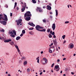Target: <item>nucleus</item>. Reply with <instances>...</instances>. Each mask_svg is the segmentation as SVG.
<instances>
[{
	"instance_id": "f257e3e1",
	"label": "nucleus",
	"mask_w": 76,
	"mask_h": 76,
	"mask_svg": "<svg viewBox=\"0 0 76 76\" xmlns=\"http://www.w3.org/2000/svg\"><path fill=\"white\" fill-rule=\"evenodd\" d=\"M36 30L40 32H45L46 30L45 29H43L42 30H40L39 29H43V28L40 26H39V25H37L35 27Z\"/></svg>"
},
{
	"instance_id": "f03ea898",
	"label": "nucleus",
	"mask_w": 76,
	"mask_h": 76,
	"mask_svg": "<svg viewBox=\"0 0 76 76\" xmlns=\"http://www.w3.org/2000/svg\"><path fill=\"white\" fill-rule=\"evenodd\" d=\"M32 16L31 14V12L29 11H28L26 12L24 14V17H31Z\"/></svg>"
},
{
	"instance_id": "7ed1b4c3",
	"label": "nucleus",
	"mask_w": 76,
	"mask_h": 76,
	"mask_svg": "<svg viewBox=\"0 0 76 76\" xmlns=\"http://www.w3.org/2000/svg\"><path fill=\"white\" fill-rule=\"evenodd\" d=\"M53 42L54 44L55 47L57 46V44L58 43L57 41V39H55L53 40Z\"/></svg>"
},
{
	"instance_id": "20e7f679",
	"label": "nucleus",
	"mask_w": 76,
	"mask_h": 76,
	"mask_svg": "<svg viewBox=\"0 0 76 76\" xmlns=\"http://www.w3.org/2000/svg\"><path fill=\"white\" fill-rule=\"evenodd\" d=\"M22 20L21 19H19L17 23V25L18 26L19 25V24L22 23Z\"/></svg>"
},
{
	"instance_id": "39448f33",
	"label": "nucleus",
	"mask_w": 76,
	"mask_h": 76,
	"mask_svg": "<svg viewBox=\"0 0 76 76\" xmlns=\"http://www.w3.org/2000/svg\"><path fill=\"white\" fill-rule=\"evenodd\" d=\"M0 23L3 24L4 25H6V22L5 21H2V20H0Z\"/></svg>"
},
{
	"instance_id": "423d86ee",
	"label": "nucleus",
	"mask_w": 76,
	"mask_h": 76,
	"mask_svg": "<svg viewBox=\"0 0 76 76\" xmlns=\"http://www.w3.org/2000/svg\"><path fill=\"white\" fill-rule=\"evenodd\" d=\"M4 20L7 21H8V18L7 15L5 14H4Z\"/></svg>"
},
{
	"instance_id": "0eeeda50",
	"label": "nucleus",
	"mask_w": 76,
	"mask_h": 76,
	"mask_svg": "<svg viewBox=\"0 0 76 76\" xmlns=\"http://www.w3.org/2000/svg\"><path fill=\"white\" fill-rule=\"evenodd\" d=\"M37 9H39V12H43V9L41 7H37Z\"/></svg>"
},
{
	"instance_id": "6e6552de",
	"label": "nucleus",
	"mask_w": 76,
	"mask_h": 76,
	"mask_svg": "<svg viewBox=\"0 0 76 76\" xmlns=\"http://www.w3.org/2000/svg\"><path fill=\"white\" fill-rule=\"evenodd\" d=\"M59 66L58 65H56L55 66V68L56 69H57L56 70V71H58L60 69L59 68H58L59 67Z\"/></svg>"
},
{
	"instance_id": "1a4fd4ad",
	"label": "nucleus",
	"mask_w": 76,
	"mask_h": 76,
	"mask_svg": "<svg viewBox=\"0 0 76 76\" xmlns=\"http://www.w3.org/2000/svg\"><path fill=\"white\" fill-rule=\"evenodd\" d=\"M56 24L55 23H53L52 26V28H53V30H55V28H56Z\"/></svg>"
},
{
	"instance_id": "9d476101",
	"label": "nucleus",
	"mask_w": 76,
	"mask_h": 76,
	"mask_svg": "<svg viewBox=\"0 0 76 76\" xmlns=\"http://www.w3.org/2000/svg\"><path fill=\"white\" fill-rule=\"evenodd\" d=\"M28 24L30 25L31 26H32L33 27H35V25L33 23H31L30 22H29V23H28Z\"/></svg>"
},
{
	"instance_id": "9b49d317",
	"label": "nucleus",
	"mask_w": 76,
	"mask_h": 76,
	"mask_svg": "<svg viewBox=\"0 0 76 76\" xmlns=\"http://www.w3.org/2000/svg\"><path fill=\"white\" fill-rule=\"evenodd\" d=\"M26 20L27 21H29L30 20L31 18L30 17H27L25 18Z\"/></svg>"
},
{
	"instance_id": "f8f14e48",
	"label": "nucleus",
	"mask_w": 76,
	"mask_h": 76,
	"mask_svg": "<svg viewBox=\"0 0 76 76\" xmlns=\"http://www.w3.org/2000/svg\"><path fill=\"white\" fill-rule=\"evenodd\" d=\"M12 41L11 39H7V40H5L4 41V42H11Z\"/></svg>"
},
{
	"instance_id": "ddd939ff",
	"label": "nucleus",
	"mask_w": 76,
	"mask_h": 76,
	"mask_svg": "<svg viewBox=\"0 0 76 76\" xmlns=\"http://www.w3.org/2000/svg\"><path fill=\"white\" fill-rule=\"evenodd\" d=\"M46 7H47V9L49 10H50L51 9V7H50V5H48V6H46Z\"/></svg>"
},
{
	"instance_id": "4468645a",
	"label": "nucleus",
	"mask_w": 76,
	"mask_h": 76,
	"mask_svg": "<svg viewBox=\"0 0 76 76\" xmlns=\"http://www.w3.org/2000/svg\"><path fill=\"white\" fill-rule=\"evenodd\" d=\"M47 62H48V60L46 59V60H45V61H44V63L43 62V65H45V64L46 63H47Z\"/></svg>"
},
{
	"instance_id": "2eb2a0df",
	"label": "nucleus",
	"mask_w": 76,
	"mask_h": 76,
	"mask_svg": "<svg viewBox=\"0 0 76 76\" xmlns=\"http://www.w3.org/2000/svg\"><path fill=\"white\" fill-rule=\"evenodd\" d=\"M20 37H19V36H18V37H17L16 38V39L18 41V40H19V39H20Z\"/></svg>"
},
{
	"instance_id": "dca6fc26",
	"label": "nucleus",
	"mask_w": 76,
	"mask_h": 76,
	"mask_svg": "<svg viewBox=\"0 0 76 76\" xmlns=\"http://www.w3.org/2000/svg\"><path fill=\"white\" fill-rule=\"evenodd\" d=\"M24 5H25V6H23V5L22 6V8H26V3H24Z\"/></svg>"
},
{
	"instance_id": "f3484780",
	"label": "nucleus",
	"mask_w": 76,
	"mask_h": 76,
	"mask_svg": "<svg viewBox=\"0 0 76 76\" xmlns=\"http://www.w3.org/2000/svg\"><path fill=\"white\" fill-rule=\"evenodd\" d=\"M13 33H14V35L15 36L16 35V31L15 30H13L12 31Z\"/></svg>"
},
{
	"instance_id": "a211bd4d",
	"label": "nucleus",
	"mask_w": 76,
	"mask_h": 76,
	"mask_svg": "<svg viewBox=\"0 0 76 76\" xmlns=\"http://www.w3.org/2000/svg\"><path fill=\"white\" fill-rule=\"evenodd\" d=\"M9 43L11 45H12L14 44V43L12 41H11V42H10Z\"/></svg>"
},
{
	"instance_id": "6ab92c4d",
	"label": "nucleus",
	"mask_w": 76,
	"mask_h": 76,
	"mask_svg": "<svg viewBox=\"0 0 76 76\" xmlns=\"http://www.w3.org/2000/svg\"><path fill=\"white\" fill-rule=\"evenodd\" d=\"M70 48L72 49L74 47V45L73 44H71L70 45Z\"/></svg>"
},
{
	"instance_id": "aec40b11",
	"label": "nucleus",
	"mask_w": 76,
	"mask_h": 76,
	"mask_svg": "<svg viewBox=\"0 0 76 76\" xmlns=\"http://www.w3.org/2000/svg\"><path fill=\"white\" fill-rule=\"evenodd\" d=\"M56 16H58V11L57 10H56Z\"/></svg>"
},
{
	"instance_id": "412c9836",
	"label": "nucleus",
	"mask_w": 76,
	"mask_h": 76,
	"mask_svg": "<svg viewBox=\"0 0 76 76\" xmlns=\"http://www.w3.org/2000/svg\"><path fill=\"white\" fill-rule=\"evenodd\" d=\"M25 10V8L24 7H23L22 9H21V11H22V12H23Z\"/></svg>"
},
{
	"instance_id": "4be33fe9",
	"label": "nucleus",
	"mask_w": 76,
	"mask_h": 76,
	"mask_svg": "<svg viewBox=\"0 0 76 76\" xmlns=\"http://www.w3.org/2000/svg\"><path fill=\"white\" fill-rule=\"evenodd\" d=\"M4 20V17L3 16L0 17V20Z\"/></svg>"
},
{
	"instance_id": "5701e85b",
	"label": "nucleus",
	"mask_w": 76,
	"mask_h": 76,
	"mask_svg": "<svg viewBox=\"0 0 76 76\" xmlns=\"http://www.w3.org/2000/svg\"><path fill=\"white\" fill-rule=\"evenodd\" d=\"M10 36L13 38H14L15 37V35H14L13 34H10Z\"/></svg>"
},
{
	"instance_id": "b1692460",
	"label": "nucleus",
	"mask_w": 76,
	"mask_h": 76,
	"mask_svg": "<svg viewBox=\"0 0 76 76\" xmlns=\"http://www.w3.org/2000/svg\"><path fill=\"white\" fill-rule=\"evenodd\" d=\"M32 2L34 4H35L36 3V0H32Z\"/></svg>"
},
{
	"instance_id": "393cba45",
	"label": "nucleus",
	"mask_w": 76,
	"mask_h": 76,
	"mask_svg": "<svg viewBox=\"0 0 76 76\" xmlns=\"http://www.w3.org/2000/svg\"><path fill=\"white\" fill-rule=\"evenodd\" d=\"M15 47L16 48H17V50H19V49H18V46L17 45H15Z\"/></svg>"
},
{
	"instance_id": "a878e982",
	"label": "nucleus",
	"mask_w": 76,
	"mask_h": 76,
	"mask_svg": "<svg viewBox=\"0 0 76 76\" xmlns=\"http://www.w3.org/2000/svg\"><path fill=\"white\" fill-rule=\"evenodd\" d=\"M27 64V62L26 61H25L23 63L24 65H26Z\"/></svg>"
},
{
	"instance_id": "bb28decb",
	"label": "nucleus",
	"mask_w": 76,
	"mask_h": 76,
	"mask_svg": "<svg viewBox=\"0 0 76 76\" xmlns=\"http://www.w3.org/2000/svg\"><path fill=\"white\" fill-rule=\"evenodd\" d=\"M52 35L50 34H49V37L50 38H52Z\"/></svg>"
},
{
	"instance_id": "cd10ccee",
	"label": "nucleus",
	"mask_w": 76,
	"mask_h": 76,
	"mask_svg": "<svg viewBox=\"0 0 76 76\" xmlns=\"http://www.w3.org/2000/svg\"><path fill=\"white\" fill-rule=\"evenodd\" d=\"M26 58L25 57H22L21 58V59L22 60H23V59H25Z\"/></svg>"
},
{
	"instance_id": "c85d7f7f",
	"label": "nucleus",
	"mask_w": 76,
	"mask_h": 76,
	"mask_svg": "<svg viewBox=\"0 0 76 76\" xmlns=\"http://www.w3.org/2000/svg\"><path fill=\"white\" fill-rule=\"evenodd\" d=\"M9 33H10V34H14L13 32L12 31H10H10H9Z\"/></svg>"
},
{
	"instance_id": "c756f323",
	"label": "nucleus",
	"mask_w": 76,
	"mask_h": 76,
	"mask_svg": "<svg viewBox=\"0 0 76 76\" xmlns=\"http://www.w3.org/2000/svg\"><path fill=\"white\" fill-rule=\"evenodd\" d=\"M22 33L23 34H25V30H23L22 31Z\"/></svg>"
},
{
	"instance_id": "7c9ffc66",
	"label": "nucleus",
	"mask_w": 76,
	"mask_h": 76,
	"mask_svg": "<svg viewBox=\"0 0 76 76\" xmlns=\"http://www.w3.org/2000/svg\"><path fill=\"white\" fill-rule=\"evenodd\" d=\"M50 29H48L47 32H48L49 33V32H50Z\"/></svg>"
},
{
	"instance_id": "2f4dec72",
	"label": "nucleus",
	"mask_w": 76,
	"mask_h": 76,
	"mask_svg": "<svg viewBox=\"0 0 76 76\" xmlns=\"http://www.w3.org/2000/svg\"><path fill=\"white\" fill-rule=\"evenodd\" d=\"M65 37H66V35H64L63 36H62V37L63 39H64Z\"/></svg>"
},
{
	"instance_id": "473e14b6",
	"label": "nucleus",
	"mask_w": 76,
	"mask_h": 76,
	"mask_svg": "<svg viewBox=\"0 0 76 76\" xmlns=\"http://www.w3.org/2000/svg\"><path fill=\"white\" fill-rule=\"evenodd\" d=\"M18 51L19 53V54H21V53H20V50H18Z\"/></svg>"
},
{
	"instance_id": "72a5a7b5",
	"label": "nucleus",
	"mask_w": 76,
	"mask_h": 76,
	"mask_svg": "<svg viewBox=\"0 0 76 76\" xmlns=\"http://www.w3.org/2000/svg\"><path fill=\"white\" fill-rule=\"evenodd\" d=\"M49 53H52V51L51 50H49Z\"/></svg>"
},
{
	"instance_id": "f704fd0d",
	"label": "nucleus",
	"mask_w": 76,
	"mask_h": 76,
	"mask_svg": "<svg viewBox=\"0 0 76 76\" xmlns=\"http://www.w3.org/2000/svg\"><path fill=\"white\" fill-rule=\"evenodd\" d=\"M17 4V2H15V7H16Z\"/></svg>"
},
{
	"instance_id": "c9c22d12",
	"label": "nucleus",
	"mask_w": 76,
	"mask_h": 76,
	"mask_svg": "<svg viewBox=\"0 0 76 76\" xmlns=\"http://www.w3.org/2000/svg\"><path fill=\"white\" fill-rule=\"evenodd\" d=\"M0 31L1 32H4V29H2V30H1Z\"/></svg>"
},
{
	"instance_id": "e433bc0d",
	"label": "nucleus",
	"mask_w": 76,
	"mask_h": 76,
	"mask_svg": "<svg viewBox=\"0 0 76 76\" xmlns=\"http://www.w3.org/2000/svg\"><path fill=\"white\" fill-rule=\"evenodd\" d=\"M27 71L28 72H30V69H28L27 70Z\"/></svg>"
},
{
	"instance_id": "4c0bfd02",
	"label": "nucleus",
	"mask_w": 76,
	"mask_h": 76,
	"mask_svg": "<svg viewBox=\"0 0 76 76\" xmlns=\"http://www.w3.org/2000/svg\"><path fill=\"white\" fill-rule=\"evenodd\" d=\"M43 23H46V20H43Z\"/></svg>"
},
{
	"instance_id": "58836bf2",
	"label": "nucleus",
	"mask_w": 76,
	"mask_h": 76,
	"mask_svg": "<svg viewBox=\"0 0 76 76\" xmlns=\"http://www.w3.org/2000/svg\"><path fill=\"white\" fill-rule=\"evenodd\" d=\"M54 34H55V33H54V32L53 31V32L52 33V35H55Z\"/></svg>"
},
{
	"instance_id": "ea45409f",
	"label": "nucleus",
	"mask_w": 76,
	"mask_h": 76,
	"mask_svg": "<svg viewBox=\"0 0 76 76\" xmlns=\"http://www.w3.org/2000/svg\"><path fill=\"white\" fill-rule=\"evenodd\" d=\"M69 23V22L68 21H66L65 22V24H67V23Z\"/></svg>"
},
{
	"instance_id": "a19ab883",
	"label": "nucleus",
	"mask_w": 76,
	"mask_h": 76,
	"mask_svg": "<svg viewBox=\"0 0 76 76\" xmlns=\"http://www.w3.org/2000/svg\"><path fill=\"white\" fill-rule=\"evenodd\" d=\"M54 65V63H53L52 64V66H51V67H53V65Z\"/></svg>"
},
{
	"instance_id": "79ce46f5",
	"label": "nucleus",
	"mask_w": 76,
	"mask_h": 76,
	"mask_svg": "<svg viewBox=\"0 0 76 76\" xmlns=\"http://www.w3.org/2000/svg\"><path fill=\"white\" fill-rule=\"evenodd\" d=\"M29 34H31V35H32V32H29Z\"/></svg>"
},
{
	"instance_id": "37998d69",
	"label": "nucleus",
	"mask_w": 76,
	"mask_h": 76,
	"mask_svg": "<svg viewBox=\"0 0 76 76\" xmlns=\"http://www.w3.org/2000/svg\"><path fill=\"white\" fill-rule=\"evenodd\" d=\"M47 59L46 58H43V60H46Z\"/></svg>"
},
{
	"instance_id": "c03bdc74",
	"label": "nucleus",
	"mask_w": 76,
	"mask_h": 76,
	"mask_svg": "<svg viewBox=\"0 0 76 76\" xmlns=\"http://www.w3.org/2000/svg\"><path fill=\"white\" fill-rule=\"evenodd\" d=\"M39 58L38 60H37V61L38 63H39Z\"/></svg>"
},
{
	"instance_id": "a18cd8bd",
	"label": "nucleus",
	"mask_w": 76,
	"mask_h": 76,
	"mask_svg": "<svg viewBox=\"0 0 76 76\" xmlns=\"http://www.w3.org/2000/svg\"><path fill=\"white\" fill-rule=\"evenodd\" d=\"M23 34H21L20 35V37H22L23 36Z\"/></svg>"
},
{
	"instance_id": "49530a36",
	"label": "nucleus",
	"mask_w": 76,
	"mask_h": 76,
	"mask_svg": "<svg viewBox=\"0 0 76 76\" xmlns=\"http://www.w3.org/2000/svg\"><path fill=\"white\" fill-rule=\"evenodd\" d=\"M52 33H53L52 31H50V34H52Z\"/></svg>"
},
{
	"instance_id": "de8ad7c7",
	"label": "nucleus",
	"mask_w": 76,
	"mask_h": 76,
	"mask_svg": "<svg viewBox=\"0 0 76 76\" xmlns=\"http://www.w3.org/2000/svg\"><path fill=\"white\" fill-rule=\"evenodd\" d=\"M5 7H6L7 8L8 7V6H7V5L6 4L5 6Z\"/></svg>"
},
{
	"instance_id": "09e8293b",
	"label": "nucleus",
	"mask_w": 76,
	"mask_h": 76,
	"mask_svg": "<svg viewBox=\"0 0 76 76\" xmlns=\"http://www.w3.org/2000/svg\"><path fill=\"white\" fill-rule=\"evenodd\" d=\"M53 45V43H51L50 45V46H52Z\"/></svg>"
},
{
	"instance_id": "8fccbe9b",
	"label": "nucleus",
	"mask_w": 76,
	"mask_h": 76,
	"mask_svg": "<svg viewBox=\"0 0 76 76\" xmlns=\"http://www.w3.org/2000/svg\"><path fill=\"white\" fill-rule=\"evenodd\" d=\"M53 38H56V36H55V35H53Z\"/></svg>"
},
{
	"instance_id": "3c124183",
	"label": "nucleus",
	"mask_w": 76,
	"mask_h": 76,
	"mask_svg": "<svg viewBox=\"0 0 76 76\" xmlns=\"http://www.w3.org/2000/svg\"><path fill=\"white\" fill-rule=\"evenodd\" d=\"M33 29V28H29V30H32Z\"/></svg>"
},
{
	"instance_id": "603ef678",
	"label": "nucleus",
	"mask_w": 76,
	"mask_h": 76,
	"mask_svg": "<svg viewBox=\"0 0 76 76\" xmlns=\"http://www.w3.org/2000/svg\"><path fill=\"white\" fill-rule=\"evenodd\" d=\"M12 14L11 13H10V17H12Z\"/></svg>"
},
{
	"instance_id": "864d4df0",
	"label": "nucleus",
	"mask_w": 76,
	"mask_h": 76,
	"mask_svg": "<svg viewBox=\"0 0 76 76\" xmlns=\"http://www.w3.org/2000/svg\"><path fill=\"white\" fill-rule=\"evenodd\" d=\"M39 58V57H38V58H36V60H38Z\"/></svg>"
},
{
	"instance_id": "5fc2aeb1",
	"label": "nucleus",
	"mask_w": 76,
	"mask_h": 76,
	"mask_svg": "<svg viewBox=\"0 0 76 76\" xmlns=\"http://www.w3.org/2000/svg\"><path fill=\"white\" fill-rule=\"evenodd\" d=\"M52 48L53 49L54 48V46H53V47L51 48Z\"/></svg>"
},
{
	"instance_id": "6e6d98bb",
	"label": "nucleus",
	"mask_w": 76,
	"mask_h": 76,
	"mask_svg": "<svg viewBox=\"0 0 76 76\" xmlns=\"http://www.w3.org/2000/svg\"><path fill=\"white\" fill-rule=\"evenodd\" d=\"M66 40H64V42H63V43L64 44L65 43H66Z\"/></svg>"
},
{
	"instance_id": "4d7b16f0",
	"label": "nucleus",
	"mask_w": 76,
	"mask_h": 76,
	"mask_svg": "<svg viewBox=\"0 0 76 76\" xmlns=\"http://www.w3.org/2000/svg\"><path fill=\"white\" fill-rule=\"evenodd\" d=\"M42 72L40 73V75H42Z\"/></svg>"
},
{
	"instance_id": "13d9d810",
	"label": "nucleus",
	"mask_w": 76,
	"mask_h": 76,
	"mask_svg": "<svg viewBox=\"0 0 76 76\" xmlns=\"http://www.w3.org/2000/svg\"><path fill=\"white\" fill-rule=\"evenodd\" d=\"M60 61V60H59V59L58 60H57V62H59Z\"/></svg>"
},
{
	"instance_id": "bf43d9fd",
	"label": "nucleus",
	"mask_w": 76,
	"mask_h": 76,
	"mask_svg": "<svg viewBox=\"0 0 76 76\" xmlns=\"http://www.w3.org/2000/svg\"><path fill=\"white\" fill-rule=\"evenodd\" d=\"M50 18H52L53 17H52V16H50Z\"/></svg>"
},
{
	"instance_id": "052dcab7",
	"label": "nucleus",
	"mask_w": 76,
	"mask_h": 76,
	"mask_svg": "<svg viewBox=\"0 0 76 76\" xmlns=\"http://www.w3.org/2000/svg\"><path fill=\"white\" fill-rule=\"evenodd\" d=\"M39 10V9H38V8L36 9V11H38Z\"/></svg>"
},
{
	"instance_id": "680f3d73",
	"label": "nucleus",
	"mask_w": 76,
	"mask_h": 76,
	"mask_svg": "<svg viewBox=\"0 0 76 76\" xmlns=\"http://www.w3.org/2000/svg\"><path fill=\"white\" fill-rule=\"evenodd\" d=\"M66 58H64L63 59V60H66Z\"/></svg>"
},
{
	"instance_id": "e2e57ef3",
	"label": "nucleus",
	"mask_w": 76,
	"mask_h": 76,
	"mask_svg": "<svg viewBox=\"0 0 76 76\" xmlns=\"http://www.w3.org/2000/svg\"><path fill=\"white\" fill-rule=\"evenodd\" d=\"M43 51H42L41 52V53L42 54L43 53Z\"/></svg>"
},
{
	"instance_id": "0e129e2a",
	"label": "nucleus",
	"mask_w": 76,
	"mask_h": 76,
	"mask_svg": "<svg viewBox=\"0 0 76 76\" xmlns=\"http://www.w3.org/2000/svg\"><path fill=\"white\" fill-rule=\"evenodd\" d=\"M6 54L8 56L9 55V53H6Z\"/></svg>"
},
{
	"instance_id": "69168bd1",
	"label": "nucleus",
	"mask_w": 76,
	"mask_h": 76,
	"mask_svg": "<svg viewBox=\"0 0 76 76\" xmlns=\"http://www.w3.org/2000/svg\"><path fill=\"white\" fill-rule=\"evenodd\" d=\"M17 9L18 10L19 9L18 7H17Z\"/></svg>"
},
{
	"instance_id": "338daca9",
	"label": "nucleus",
	"mask_w": 76,
	"mask_h": 76,
	"mask_svg": "<svg viewBox=\"0 0 76 76\" xmlns=\"http://www.w3.org/2000/svg\"><path fill=\"white\" fill-rule=\"evenodd\" d=\"M50 14H53V13H52V12H50Z\"/></svg>"
},
{
	"instance_id": "774afa93",
	"label": "nucleus",
	"mask_w": 76,
	"mask_h": 76,
	"mask_svg": "<svg viewBox=\"0 0 76 76\" xmlns=\"http://www.w3.org/2000/svg\"><path fill=\"white\" fill-rule=\"evenodd\" d=\"M8 76H11V75H10V74H9L8 75Z\"/></svg>"
}]
</instances>
